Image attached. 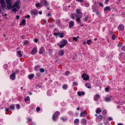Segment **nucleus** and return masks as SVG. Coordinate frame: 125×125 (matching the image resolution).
I'll return each mask as SVG.
<instances>
[{
    "instance_id": "1",
    "label": "nucleus",
    "mask_w": 125,
    "mask_h": 125,
    "mask_svg": "<svg viewBox=\"0 0 125 125\" xmlns=\"http://www.w3.org/2000/svg\"><path fill=\"white\" fill-rule=\"evenodd\" d=\"M67 43V41L65 40H63L57 43L60 48L63 47Z\"/></svg>"
},
{
    "instance_id": "2",
    "label": "nucleus",
    "mask_w": 125,
    "mask_h": 125,
    "mask_svg": "<svg viewBox=\"0 0 125 125\" xmlns=\"http://www.w3.org/2000/svg\"><path fill=\"white\" fill-rule=\"evenodd\" d=\"M6 2L7 5V8L8 9H9L10 8H12L11 0H6Z\"/></svg>"
},
{
    "instance_id": "3",
    "label": "nucleus",
    "mask_w": 125,
    "mask_h": 125,
    "mask_svg": "<svg viewBox=\"0 0 125 125\" xmlns=\"http://www.w3.org/2000/svg\"><path fill=\"white\" fill-rule=\"evenodd\" d=\"M53 34L56 38L60 37L62 38L63 37V33L62 32H55L53 33Z\"/></svg>"
},
{
    "instance_id": "4",
    "label": "nucleus",
    "mask_w": 125,
    "mask_h": 125,
    "mask_svg": "<svg viewBox=\"0 0 125 125\" xmlns=\"http://www.w3.org/2000/svg\"><path fill=\"white\" fill-rule=\"evenodd\" d=\"M20 3V1H17L14 4L13 6H12V8L15 7L17 9H19L20 8L19 6V4Z\"/></svg>"
},
{
    "instance_id": "5",
    "label": "nucleus",
    "mask_w": 125,
    "mask_h": 125,
    "mask_svg": "<svg viewBox=\"0 0 125 125\" xmlns=\"http://www.w3.org/2000/svg\"><path fill=\"white\" fill-rule=\"evenodd\" d=\"M60 114V113L58 111L56 112L53 115L52 117V119L53 120L55 121L57 120V116Z\"/></svg>"
},
{
    "instance_id": "6",
    "label": "nucleus",
    "mask_w": 125,
    "mask_h": 125,
    "mask_svg": "<svg viewBox=\"0 0 125 125\" xmlns=\"http://www.w3.org/2000/svg\"><path fill=\"white\" fill-rule=\"evenodd\" d=\"M82 77L83 79L85 80H87L89 79V77L86 74H84L82 75Z\"/></svg>"
},
{
    "instance_id": "7",
    "label": "nucleus",
    "mask_w": 125,
    "mask_h": 125,
    "mask_svg": "<svg viewBox=\"0 0 125 125\" xmlns=\"http://www.w3.org/2000/svg\"><path fill=\"white\" fill-rule=\"evenodd\" d=\"M124 26L123 24H120L119 25L118 27V29L119 31H121L124 30Z\"/></svg>"
},
{
    "instance_id": "8",
    "label": "nucleus",
    "mask_w": 125,
    "mask_h": 125,
    "mask_svg": "<svg viewBox=\"0 0 125 125\" xmlns=\"http://www.w3.org/2000/svg\"><path fill=\"white\" fill-rule=\"evenodd\" d=\"M94 100L96 101H98L100 99V95L96 94L95 95L94 97Z\"/></svg>"
},
{
    "instance_id": "9",
    "label": "nucleus",
    "mask_w": 125,
    "mask_h": 125,
    "mask_svg": "<svg viewBox=\"0 0 125 125\" xmlns=\"http://www.w3.org/2000/svg\"><path fill=\"white\" fill-rule=\"evenodd\" d=\"M37 51V47H34L31 52V54L32 55H34L36 53Z\"/></svg>"
},
{
    "instance_id": "10",
    "label": "nucleus",
    "mask_w": 125,
    "mask_h": 125,
    "mask_svg": "<svg viewBox=\"0 0 125 125\" xmlns=\"http://www.w3.org/2000/svg\"><path fill=\"white\" fill-rule=\"evenodd\" d=\"M31 15H36L38 13V12L37 10H32L31 11Z\"/></svg>"
},
{
    "instance_id": "11",
    "label": "nucleus",
    "mask_w": 125,
    "mask_h": 125,
    "mask_svg": "<svg viewBox=\"0 0 125 125\" xmlns=\"http://www.w3.org/2000/svg\"><path fill=\"white\" fill-rule=\"evenodd\" d=\"M41 3L44 6H47L48 5V3L46 0H44L41 2Z\"/></svg>"
},
{
    "instance_id": "12",
    "label": "nucleus",
    "mask_w": 125,
    "mask_h": 125,
    "mask_svg": "<svg viewBox=\"0 0 125 125\" xmlns=\"http://www.w3.org/2000/svg\"><path fill=\"white\" fill-rule=\"evenodd\" d=\"M86 114V111L85 110L82 112L80 114V116L82 117H84L85 115Z\"/></svg>"
},
{
    "instance_id": "13",
    "label": "nucleus",
    "mask_w": 125,
    "mask_h": 125,
    "mask_svg": "<svg viewBox=\"0 0 125 125\" xmlns=\"http://www.w3.org/2000/svg\"><path fill=\"white\" fill-rule=\"evenodd\" d=\"M15 74L14 73H13L11 74L10 75V79L12 80H14L15 78Z\"/></svg>"
},
{
    "instance_id": "14",
    "label": "nucleus",
    "mask_w": 125,
    "mask_h": 125,
    "mask_svg": "<svg viewBox=\"0 0 125 125\" xmlns=\"http://www.w3.org/2000/svg\"><path fill=\"white\" fill-rule=\"evenodd\" d=\"M45 50L44 47H42L40 49L39 51V54H42L43 52H44Z\"/></svg>"
},
{
    "instance_id": "15",
    "label": "nucleus",
    "mask_w": 125,
    "mask_h": 125,
    "mask_svg": "<svg viewBox=\"0 0 125 125\" xmlns=\"http://www.w3.org/2000/svg\"><path fill=\"white\" fill-rule=\"evenodd\" d=\"M26 21L25 20H23L20 22V25L24 26L26 25Z\"/></svg>"
},
{
    "instance_id": "16",
    "label": "nucleus",
    "mask_w": 125,
    "mask_h": 125,
    "mask_svg": "<svg viewBox=\"0 0 125 125\" xmlns=\"http://www.w3.org/2000/svg\"><path fill=\"white\" fill-rule=\"evenodd\" d=\"M77 94L79 96H80L84 95L85 93L83 91L78 92H77Z\"/></svg>"
},
{
    "instance_id": "17",
    "label": "nucleus",
    "mask_w": 125,
    "mask_h": 125,
    "mask_svg": "<svg viewBox=\"0 0 125 125\" xmlns=\"http://www.w3.org/2000/svg\"><path fill=\"white\" fill-rule=\"evenodd\" d=\"M74 23L73 21H71L69 23V28H70L74 26Z\"/></svg>"
},
{
    "instance_id": "18",
    "label": "nucleus",
    "mask_w": 125,
    "mask_h": 125,
    "mask_svg": "<svg viewBox=\"0 0 125 125\" xmlns=\"http://www.w3.org/2000/svg\"><path fill=\"white\" fill-rule=\"evenodd\" d=\"M1 2V5L2 7L3 8H4L6 6V4H5V2L4 0V1H1V0H0Z\"/></svg>"
},
{
    "instance_id": "19",
    "label": "nucleus",
    "mask_w": 125,
    "mask_h": 125,
    "mask_svg": "<svg viewBox=\"0 0 125 125\" xmlns=\"http://www.w3.org/2000/svg\"><path fill=\"white\" fill-rule=\"evenodd\" d=\"M77 13L78 15H83V13L81 12L80 10L79 9H77L76 10Z\"/></svg>"
},
{
    "instance_id": "20",
    "label": "nucleus",
    "mask_w": 125,
    "mask_h": 125,
    "mask_svg": "<svg viewBox=\"0 0 125 125\" xmlns=\"http://www.w3.org/2000/svg\"><path fill=\"white\" fill-rule=\"evenodd\" d=\"M108 10H111V9L110 6H108L106 7L104 9V11H106Z\"/></svg>"
},
{
    "instance_id": "21",
    "label": "nucleus",
    "mask_w": 125,
    "mask_h": 125,
    "mask_svg": "<svg viewBox=\"0 0 125 125\" xmlns=\"http://www.w3.org/2000/svg\"><path fill=\"white\" fill-rule=\"evenodd\" d=\"M81 122L82 124L84 125H85L87 122L86 120L84 119H83L81 120Z\"/></svg>"
},
{
    "instance_id": "22",
    "label": "nucleus",
    "mask_w": 125,
    "mask_h": 125,
    "mask_svg": "<svg viewBox=\"0 0 125 125\" xmlns=\"http://www.w3.org/2000/svg\"><path fill=\"white\" fill-rule=\"evenodd\" d=\"M85 86L89 88H90L91 87V85L90 83H86L85 85Z\"/></svg>"
},
{
    "instance_id": "23",
    "label": "nucleus",
    "mask_w": 125,
    "mask_h": 125,
    "mask_svg": "<svg viewBox=\"0 0 125 125\" xmlns=\"http://www.w3.org/2000/svg\"><path fill=\"white\" fill-rule=\"evenodd\" d=\"M64 52L62 50H60V51L59 52V54L61 56H62L63 55Z\"/></svg>"
},
{
    "instance_id": "24",
    "label": "nucleus",
    "mask_w": 125,
    "mask_h": 125,
    "mask_svg": "<svg viewBox=\"0 0 125 125\" xmlns=\"http://www.w3.org/2000/svg\"><path fill=\"white\" fill-rule=\"evenodd\" d=\"M76 20L79 23H81V20L80 19V18H81V17H80V18H79V17H76Z\"/></svg>"
},
{
    "instance_id": "25",
    "label": "nucleus",
    "mask_w": 125,
    "mask_h": 125,
    "mask_svg": "<svg viewBox=\"0 0 125 125\" xmlns=\"http://www.w3.org/2000/svg\"><path fill=\"white\" fill-rule=\"evenodd\" d=\"M34 74H32L29 75L28 76V78L30 79H31L34 77Z\"/></svg>"
},
{
    "instance_id": "26",
    "label": "nucleus",
    "mask_w": 125,
    "mask_h": 125,
    "mask_svg": "<svg viewBox=\"0 0 125 125\" xmlns=\"http://www.w3.org/2000/svg\"><path fill=\"white\" fill-rule=\"evenodd\" d=\"M40 68V66L39 65L36 66L34 68V70L35 71H38L39 68Z\"/></svg>"
},
{
    "instance_id": "27",
    "label": "nucleus",
    "mask_w": 125,
    "mask_h": 125,
    "mask_svg": "<svg viewBox=\"0 0 125 125\" xmlns=\"http://www.w3.org/2000/svg\"><path fill=\"white\" fill-rule=\"evenodd\" d=\"M15 108L14 105V104H12L10 106V109L11 110L14 109Z\"/></svg>"
},
{
    "instance_id": "28",
    "label": "nucleus",
    "mask_w": 125,
    "mask_h": 125,
    "mask_svg": "<svg viewBox=\"0 0 125 125\" xmlns=\"http://www.w3.org/2000/svg\"><path fill=\"white\" fill-rule=\"evenodd\" d=\"M21 51L20 50L18 51L17 52V53L18 54V55H19V57H22V55L21 54Z\"/></svg>"
},
{
    "instance_id": "29",
    "label": "nucleus",
    "mask_w": 125,
    "mask_h": 125,
    "mask_svg": "<svg viewBox=\"0 0 125 125\" xmlns=\"http://www.w3.org/2000/svg\"><path fill=\"white\" fill-rule=\"evenodd\" d=\"M105 101L106 102H109L110 101V99L107 97H106L105 98Z\"/></svg>"
},
{
    "instance_id": "30",
    "label": "nucleus",
    "mask_w": 125,
    "mask_h": 125,
    "mask_svg": "<svg viewBox=\"0 0 125 125\" xmlns=\"http://www.w3.org/2000/svg\"><path fill=\"white\" fill-rule=\"evenodd\" d=\"M79 119H75L74 121V123H75L78 124L79 122Z\"/></svg>"
},
{
    "instance_id": "31",
    "label": "nucleus",
    "mask_w": 125,
    "mask_h": 125,
    "mask_svg": "<svg viewBox=\"0 0 125 125\" xmlns=\"http://www.w3.org/2000/svg\"><path fill=\"white\" fill-rule=\"evenodd\" d=\"M101 111L102 110L100 109V108H99L97 109V111H96V112L97 113L99 114V112H101Z\"/></svg>"
},
{
    "instance_id": "32",
    "label": "nucleus",
    "mask_w": 125,
    "mask_h": 125,
    "mask_svg": "<svg viewBox=\"0 0 125 125\" xmlns=\"http://www.w3.org/2000/svg\"><path fill=\"white\" fill-rule=\"evenodd\" d=\"M61 119L63 121H66L67 119V118H64L63 117H61Z\"/></svg>"
},
{
    "instance_id": "33",
    "label": "nucleus",
    "mask_w": 125,
    "mask_h": 125,
    "mask_svg": "<svg viewBox=\"0 0 125 125\" xmlns=\"http://www.w3.org/2000/svg\"><path fill=\"white\" fill-rule=\"evenodd\" d=\"M67 88V86L66 84H64L63 86V88L64 89H66Z\"/></svg>"
},
{
    "instance_id": "34",
    "label": "nucleus",
    "mask_w": 125,
    "mask_h": 125,
    "mask_svg": "<svg viewBox=\"0 0 125 125\" xmlns=\"http://www.w3.org/2000/svg\"><path fill=\"white\" fill-rule=\"evenodd\" d=\"M30 99V97L29 96H28L26 97L25 99V101H27L29 100Z\"/></svg>"
},
{
    "instance_id": "35",
    "label": "nucleus",
    "mask_w": 125,
    "mask_h": 125,
    "mask_svg": "<svg viewBox=\"0 0 125 125\" xmlns=\"http://www.w3.org/2000/svg\"><path fill=\"white\" fill-rule=\"evenodd\" d=\"M16 107L18 109H19L20 108V106L19 104H17L16 105Z\"/></svg>"
},
{
    "instance_id": "36",
    "label": "nucleus",
    "mask_w": 125,
    "mask_h": 125,
    "mask_svg": "<svg viewBox=\"0 0 125 125\" xmlns=\"http://www.w3.org/2000/svg\"><path fill=\"white\" fill-rule=\"evenodd\" d=\"M107 112L106 110H104L102 111V113L104 115L105 114L107 113Z\"/></svg>"
},
{
    "instance_id": "37",
    "label": "nucleus",
    "mask_w": 125,
    "mask_h": 125,
    "mask_svg": "<svg viewBox=\"0 0 125 125\" xmlns=\"http://www.w3.org/2000/svg\"><path fill=\"white\" fill-rule=\"evenodd\" d=\"M40 71L41 73H43L44 72V70L43 68H41L40 69Z\"/></svg>"
},
{
    "instance_id": "38",
    "label": "nucleus",
    "mask_w": 125,
    "mask_h": 125,
    "mask_svg": "<svg viewBox=\"0 0 125 125\" xmlns=\"http://www.w3.org/2000/svg\"><path fill=\"white\" fill-rule=\"evenodd\" d=\"M69 71H66L65 73V75H68L69 74Z\"/></svg>"
},
{
    "instance_id": "39",
    "label": "nucleus",
    "mask_w": 125,
    "mask_h": 125,
    "mask_svg": "<svg viewBox=\"0 0 125 125\" xmlns=\"http://www.w3.org/2000/svg\"><path fill=\"white\" fill-rule=\"evenodd\" d=\"M121 49L123 51H125V46H122L121 48Z\"/></svg>"
},
{
    "instance_id": "40",
    "label": "nucleus",
    "mask_w": 125,
    "mask_h": 125,
    "mask_svg": "<svg viewBox=\"0 0 125 125\" xmlns=\"http://www.w3.org/2000/svg\"><path fill=\"white\" fill-rule=\"evenodd\" d=\"M17 9L16 8H14L12 9V11L15 12L17 10Z\"/></svg>"
},
{
    "instance_id": "41",
    "label": "nucleus",
    "mask_w": 125,
    "mask_h": 125,
    "mask_svg": "<svg viewBox=\"0 0 125 125\" xmlns=\"http://www.w3.org/2000/svg\"><path fill=\"white\" fill-rule=\"evenodd\" d=\"M28 41H27V40L25 41L24 42L23 44H27L28 43Z\"/></svg>"
},
{
    "instance_id": "42",
    "label": "nucleus",
    "mask_w": 125,
    "mask_h": 125,
    "mask_svg": "<svg viewBox=\"0 0 125 125\" xmlns=\"http://www.w3.org/2000/svg\"><path fill=\"white\" fill-rule=\"evenodd\" d=\"M91 42V40H88L87 41V43L88 45H90L89 42Z\"/></svg>"
},
{
    "instance_id": "43",
    "label": "nucleus",
    "mask_w": 125,
    "mask_h": 125,
    "mask_svg": "<svg viewBox=\"0 0 125 125\" xmlns=\"http://www.w3.org/2000/svg\"><path fill=\"white\" fill-rule=\"evenodd\" d=\"M73 39L74 41H76L77 40V38H76V37H74L73 38Z\"/></svg>"
},
{
    "instance_id": "44",
    "label": "nucleus",
    "mask_w": 125,
    "mask_h": 125,
    "mask_svg": "<svg viewBox=\"0 0 125 125\" xmlns=\"http://www.w3.org/2000/svg\"><path fill=\"white\" fill-rule=\"evenodd\" d=\"M109 87L106 88H105V90L106 92H108L109 89Z\"/></svg>"
},
{
    "instance_id": "45",
    "label": "nucleus",
    "mask_w": 125,
    "mask_h": 125,
    "mask_svg": "<svg viewBox=\"0 0 125 125\" xmlns=\"http://www.w3.org/2000/svg\"><path fill=\"white\" fill-rule=\"evenodd\" d=\"M73 86H77V83L76 82H73Z\"/></svg>"
},
{
    "instance_id": "46",
    "label": "nucleus",
    "mask_w": 125,
    "mask_h": 125,
    "mask_svg": "<svg viewBox=\"0 0 125 125\" xmlns=\"http://www.w3.org/2000/svg\"><path fill=\"white\" fill-rule=\"evenodd\" d=\"M40 108L39 107H37L36 108V111L37 112H39L40 110Z\"/></svg>"
},
{
    "instance_id": "47",
    "label": "nucleus",
    "mask_w": 125,
    "mask_h": 125,
    "mask_svg": "<svg viewBox=\"0 0 125 125\" xmlns=\"http://www.w3.org/2000/svg\"><path fill=\"white\" fill-rule=\"evenodd\" d=\"M99 117L100 118L101 120H102L103 119V117L101 115H100L99 116Z\"/></svg>"
},
{
    "instance_id": "48",
    "label": "nucleus",
    "mask_w": 125,
    "mask_h": 125,
    "mask_svg": "<svg viewBox=\"0 0 125 125\" xmlns=\"http://www.w3.org/2000/svg\"><path fill=\"white\" fill-rule=\"evenodd\" d=\"M108 119L110 121H111L112 120V118L111 117H109L108 118Z\"/></svg>"
},
{
    "instance_id": "49",
    "label": "nucleus",
    "mask_w": 125,
    "mask_h": 125,
    "mask_svg": "<svg viewBox=\"0 0 125 125\" xmlns=\"http://www.w3.org/2000/svg\"><path fill=\"white\" fill-rule=\"evenodd\" d=\"M40 6V4L39 3H36V6L37 7H39Z\"/></svg>"
},
{
    "instance_id": "50",
    "label": "nucleus",
    "mask_w": 125,
    "mask_h": 125,
    "mask_svg": "<svg viewBox=\"0 0 125 125\" xmlns=\"http://www.w3.org/2000/svg\"><path fill=\"white\" fill-rule=\"evenodd\" d=\"M115 35H113L112 36V39L113 40H114V39H115Z\"/></svg>"
},
{
    "instance_id": "51",
    "label": "nucleus",
    "mask_w": 125,
    "mask_h": 125,
    "mask_svg": "<svg viewBox=\"0 0 125 125\" xmlns=\"http://www.w3.org/2000/svg\"><path fill=\"white\" fill-rule=\"evenodd\" d=\"M99 5L100 6H101L102 7H103V4L101 3H99Z\"/></svg>"
},
{
    "instance_id": "52",
    "label": "nucleus",
    "mask_w": 125,
    "mask_h": 125,
    "mask_svg": "<svg viewBox=\"0 0 125 125\" xmlns=\"http://www.w3.org/2000/svg\"><path fill=\"white\" fill-rule=\"evenodd\" d=\"M88 17L87 16H86V17L84 19V21H86V20H88Z\"/></svg>"
},
{
    "instance_id": "53",
    "label": "nucleus",
    "mask_w": 125,
    "mask_h": 125,
    "mask_svg": "<svg viewBox=\"0 0 125 125\" xmlns=\"http://www.w3.org/2000/svg\"><path fill=\"white\" fill-rule=\"evenodd\" d=\"M96 15H100V13L98 12H96Z\"/></svg>"
},
{
    "instance_id": "54",
    "label": "nucleus",
    "mask_w": 125,
    "mask_h": 125,
    "mask_svg": "<svg viewBox=\"0 0 125 125\" xmlns=\"http://www.w3.org/2000/svg\"><path fill=\"white\" fill-rule=\"evenodd\" d=\"M28 122L30 121H31V119L29 118H28Z\"/></svg>"
},
{
    "instance_id": "55",
    "label": "nucleus",
    "mask_w": 125,
    "mask_h": 125,
    "mask_svg": "<svg viewBox=\"0 0 125 125\" xmlns=\"http://www.w3.org/2000/svg\"><path fill=\"white\" fill-rule=\"evenodd\" d=\"M38 40L36 39H35L34 40V41L36 42H38Z\"/></svg>"
},
{
    "instance_id": "56",
    "label": "nucleus",
    "mask_w": 125,
    "mask_h": 125,
    "mask_svg": "<svg viewBox=\"0 0 125 125\" xmlns=\"http://www.w3.org/2000/svg\"><path fill=\"white\" fill-rule=\"evenodd\" d=\"M16 73H19V70H17L15 71Z\"/></svg>"
},
{
    "instance_id": "57",
    "label": "nucleus",
    "mask_w": 125,
    "mask_h": 125,
    "mask_svg": "<svg viewBox=\"0 0 125 125\" xmlns=\"http://www.w3.org/2000/svg\"><path fill=\"white\" fill-rule=\"evenodd\" d=\"M77 1L80 2H82L83 1V0H78Z\"/></svg>"
},
{
    "instance_id": "58",
    "label": "nucleus",
    "mask_w": 125,
    "mask_h": 125,
    "mask_svg": "<svg viewBox=\"0 0 125 125\" xmlns=\"http://www.w3.org/2000/svg\"><path fill=\"white\" fill-rule=\"evenodd\" d=\"M9 108H7L6 109L5 111L6 112L8 111L9 109Z\"/></svg>"
},
{
    "instance_id": "59",
    "label": "nucleus",
    "mask_w": 125,
    "mask_h": 125,
    "mask_svg": "<svg viewBox=\"0 0 125 125\" xmlns=\"http://www.w3.org/2000/svg\"><path fill=\"white\" fill-rule=\"evenodd\" d=\"M118 125H123V124L122 123H118Z\"/></svg>"
},
{
    "instance_id": "60",
    "label": "nucleus",
    "mask_w": 125,
    "mask_h": 125,
    "mask_svg": "<svg viewBox=\"0 0 125 125\" xmlns=\"http://www.w3.org/2000/svg\"><path fill=\"white\" fill-rule=\"evenodd\" d=\"M30 16H25V18H30Z\"/></svg>"
},
{
    "instance_id": "61",
    "label": "nucleus",
    "mask_w": 125,
    "mask_h": 125,
    "mask_svg": "<svg viewBox=\"0 0 125 125\" xmlns=\"http://www.w3.org/2000/svg\"><path fill=\"white\" fill-rule=\"evenodd\" d=\"M39 13L41 15V14H42V12L41 11H40L39 12Z\"/></svg>"
},
{
    "instance_id": "62",
    "label": "nucleus",
    "mask_w": 125,
    "mask_h": 125,
    "mask_svg": "<svg viewBox=\"0 0 125 125\" xmlns=\"http://www.w3.org/2000/svg\"><path fill=\"white\" fill-rule=\"evenodd\" d=\"M118 47H120L121 46V45L120 44H119L118 45Z\"/></svg>"
},
{
    "instance_id": "63",
    "label": "nucleus",
    "mask_w": 125,
    "mask_h": 125,
    "mask_svg": "<svg viewBox=\"0 0 125 125\" xmlns=\"http://www.w3.org/2000/svg\"><path fill=\"white\" fill-rule=\"evenodd\" d=\"M19 16H16V19H19Z\"/></svg>"
},
{
    "instance_id": "64",
    "label": "nucleus",
    "mask_w": 125,
    "mask_h": 125,
    "mask_svg": "<svg viewBox=\"0 0 125 125\" xmlns=\"http://www.w3.org/2000/svg\"><path fill=\"white\" fill-rule=\"evenodd\" d=\"M122 15H125V12H123L122 13Z\"/></svg>"
}]
</instances>
